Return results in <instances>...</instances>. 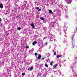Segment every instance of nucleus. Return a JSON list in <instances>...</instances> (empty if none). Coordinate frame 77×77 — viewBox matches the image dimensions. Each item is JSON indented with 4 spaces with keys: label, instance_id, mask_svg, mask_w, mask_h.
Instances as JSON below:
<instances>
[{
    "label": "nucleus",
    "instance_id": "9d476101",
    "mask_svg": "<svg viewBox=\"0 0 77 77\" xmlns=\"http://www.w3.org/2000/svg\"><path fill=\"white\" fill-rule=\"evenodd\" d=\"M35 67L36 68H38V67H39V65L38 63H37L36 64Z\"/></svg>",
    "mask_w": 77,
    "mask_h": 77
},
{
    "label": "nucleus",
    "instance_id": "1a4fd4ad",
    "mask_svg": "<svg viewBox=\"0 0 77 77\" xmlns=\"http://www.w3.org/2000/svg\"><path fill=\"white\" fill-rule=\"evenodd\" d=\"M0 8H1V9L3 8V5H2V4H0Z\"/></svg>",
    "mask_w": 77,
    "mask_h": 77
},
{
    "label": "nucleus",
    "instance_id": "ea45409f",
    "mask_svg": "<svg viewBox=\"0 0 77 77\" xmlns=\"http://www.w3.org/2000/svg\"><path fill=\"white\" fill-rule=\"evenodd\" d=\"M42 65H43V64H42Z\"/></svg>",
    "mask_w": 77,
    "mask_h": 77
},
{
    "label": "nucleus",
    "instance_id": "cd10ccee",
    "mask_svg": "<svg viewBox=\"0 0 77 77\" xmlns=\"http://www.w3.org/2000/svg\"><path fill=\"white\" fill-rule=\"evenodd\" d=\"M38 11H41V9H39L38 10Z\"/></svg>",
    "mask_w": 77,
    "mask_h": 77
},
{
    "label": "nucleus",
    "instance_id": "f8f14e48",
    "mask_svg": "<svg viewBox=\"0 0 77 77\" xmlns=\"http://www.w3.org/2000/svg\"><path fill=\"white\" fill-rule=\"evenodd\" d=\"M32 69H33L32 67H30L29 69V71H31V70H32Z\"/></svg>",
    "mask_w": 77,
    "mask_h": 77
},
{
    "label": "nucleus",
    "instance_id": "5701e85b",
    "mask_svg": "<svg viewBox=\"0 0 77 77\" xmlns=\"http://www.w3.org/2000/svg\"><path fill=\"white\" fill-rule=\"evenodd\" d=\"M29 47L28 46H26V48H29Z\"/></svg>",
    "mask_w": 77,
    "mask_h": 77
},
{
    "label": "nucleus",
    "instance_id": "412c9836",
    "mask_svg": "<svg viewBox=\"0 0 77 77\" xmlns=\"http://www.w3.org/2000/svg\"><path fill=\"white\" fill-rule=\"evenodd\" d=\"M40 75H41V73H38L37 75L38 76H40Z\"/></svg>",
    "mask_w": 77,
    "mask_h": 77
},
{
    "label": "nucleus",
    "instance_id": "423d86ee",
    "mask_svg": "<svg viewBox=\"0 0 77 77\" xmlns=\"http://www.w3.org/2000/svg\"><path fill=\"white\" fill-rule=\"evenodd\" d=\"M57 64H55L54 66H53L54 69L56 68H57Z\"/></svg>",
    "mask_w": 77,
    "mask_h": 77
},
{
    "label": "nucleus",
    "instance_id": "72a5a7b5",
    "mask_svg": "<svg viewBox=\"0 0 77 77\" xmlns=\"http://www.w3.org/2000/svg\"><path fill=\"white\" fill-rule=\"evenodd\" d=\"M44 58H42V60H44Z\"/></svg>",
    "mask_w": 77,
    "mask_h": 77
},
{
    "label": "nucleus",
    "instance_id": "a211bd4d",
    "mask_svg": "<svg viewBox=\"0 0 77 77\" xmlns=\"http://www.w3.org/2000/svg\"><path fill=\"white\" fill-rule=\"evenodd\" d=\"M49 14H51V12H52V11H51V10H49Z\"/></svg>",
    "mask_w": 77,
    "mask_h": 77
},
{
    "label": "nucleus",
    "instance_id": "4c0bfd02",
    "mask_svg": "<svg viewBox=\"0 0 77 77\" xmlns=\"http://www.w3.org/2000/svg\"><path fill=\"white\" fill-rule=\"evenodd\" d=\"M44 39H45V38H44Z\"/></svg>",
    "mask_w": 77,
    "mask_h": 77
},
{
    "label": "nucleus",
    "instance_id": "c756f323",
    "mask_svg": "<svg viewBox=\"0 0 77 77\" xmlns=\"http://www.w3.org/2000/svg\"><path fill=\"white\" fill-rule=\"evenodd\" d=\"M39 7H36V9H37V10H38V9H39Z\"/></svg>",
    "mask_w": 77,
    "mask_h": 77
},
{
    "label": "nucleus",
    "instance_id": "b1692460",
    "mask_svg": "<svg viewBox=\"0 0 77 77\" xmlns=\"http://www.w3.org/2000/svg\"><path fill=\"white\" fill-rule=\"evenodd\" d=\"M22 75H25V73H23L22 74Z\"/></svg>",
    "mask_w": 77,
    "mask_h": 77
},
{
    "label": "nucleus",
    "instance_id": "6ab92c4d",
    "mask_svg": "<svg viewBox=\"0 0 77 77\" xmlns=\"http://www.w3.org/2000/svg\"><path fill=\"white\" fill-rule=\"evenodd\" d=\"M17 30H21V28H20V27H18L17 28Z\"/></svg>",
    "mask_w": 77,
    "mask_h": 77
},
{
    "label": "nucleus",
    "instance_id": "f257e3e1",
    "mask_svg": "<svg viewBox=\"0 0 77 77\" xmlns=\"http://www.w3.org/2000/svg\"><path fill=\"white\" fill-rule=\"evenodd\" d=\"M54 73L55 74H56V75L59 76V75H61V72H60V70H59L58 71L54 72Z\"/></svg>",
    "mask_w": 77,
    "mask_h": 77
},
{
    "label": "nucleus",
    "instance_id": "2f4dec72",
    "mask_svg": "<svg viewBox=\"0 0 77 77\" xmlns=\"http://www.w3.org/2000/svg\"><path fill=\"white\" fill-rule=\"evenodd\" d=\"M76 63H77V62H75L74 65H75V64H76Z\"/></svg>",
    "mask_w": 77,
    "mask_h": 77
},
{
    "label": "nucleus",
    "instance_id": "9b49d317",
    "mask_svg": "<svg viewBox=\"0 0 77 77\" xmlns=\"http://www.w3.org/2000/svg\"><path fill=\"white\" fill-rule=\"evenodd\" d=\"M37 42H34L32 43L33 45H35V44H36Z\"/></svg>",
    "mask_w": 77,
    "mask_h": 77
},
{
    "label": "nucleus",
    "instance_id": "7c9ffc66",
    "mask_svg": "<svg viewBox=\"0 0 77 77\" xmlns=\"http://www.w3.org/2000/svg\"><path fill=\"white\" fill-rule=\"evenodd\" d=\"M0 21H1V22L2 21V19L1 18H0Z\"/></svg>",
    "mask_w": 77,
    "mask_h": 77
},
{
    "label": "nucleus",
    "instance_id": "4be33fe9",
    "mask_svg": "<svg viewBox=\"0 0 77 77\" xmlns=\"http://www.w3.org/2000/svg\"><path fill=\"white\" fill-rule=\"evenodd\" d=\"M53 61H51V63H50V65H51V66H52V64H53Z\"/></svg>",
    "mask_w": 77,
    "mask_h": 77
},
{
    "label": "nucleus",
    "instance_id": "dca6fc26",
    "mask_svg": "<svg viewBox=\"0 0 77 77\" xmlns=\"http://www.w3.org/2000/svg\"><path fill=\"white\" fill-rule=\"evenodd\" d=\"M65 62V60H64L63 61L61 60V62L62 63H64V62Z\"/></svg>",
    "mask_w": 77,
    "mask_h": 77
},
{
    "label": "nucleus",
    "instance_id": "e433bc0d",
    "mask_svg": "<svg viewBox=\"0 0 77 77\" xmlns=\"http://www.w3.org/2000/svg\"><path fill=\"white\" fill-rule=\"evenodd\" d=\"M51 77H53V76H52Z\"/></svg>",
    "mask_w": 77,
    "mask_h": 77
},
{
    "label": "nucleus",
    "instance_id": "aec40b11",
    "mask_svg": "<svg viewBox=\"0 0 77 77\" xmlns=\"http://www.w3.org/2000/svg\"><path fill=\"white\" fill-rule=\"evenodd\" d=\"M45 66L46 67H48V65H47V64H45Z\"/></svg>",
    "mask_w": 77,
    "mask_h": 77
},
{
    "label": "nucleus",
    "instance_id": "7ed1b4c3",
    "mask_svg": "<svg viewBox=\"0 0 77 77\" xmlns=\"http://www.w3.org/2000/svg\"><path fill=\"white\" fill-rule=\"evenodd\" d=\"M50 40L51 41H55V36L54 35H52L50 37Z\"/></svg>",
    "mask_w": 77,
    "mask_h": 77
},
{
    "label": "nucleus",
    "instance_id": "393cba45",
    "mask_svg": "<svg viewBox=\"0 0 77 77\" xmlns=\"http://www.w3.org/2000/svg\"><path fill=\"white\" fill-rule=\"evenodd\" d=\"M65 17L66 19H68V16H66Z\"/></svg>",
    "mask_w": 77,
    "mask_h": 77
},
{
    "label": "nucleus",
    "instance_id": "20e7f679",
    "mask_svg": "<svg viewBox=\"0 0 77 77\" xmlns=\"http://www.w3.org/2000/svg\"><path fill=\"white\" fill-rule=\"evenodd\" d=\"M66 2L68 4H70L72 2V0H66Z\"/></svg>",
    "mask_w": 77,
    "mask_h": 77
},
{
    "label": "nucleus",
    "instance_id": "39448f33",
    "mask_svg": "<svg viewBox=\"0 0 77 77\" xmlns=\"http://www.w3.org/2000/svg\"><path fill=\"white\" fill-rule=\"evenodd\" d=\"M67 28V26L66 25H65L63 29L64 31H66L67 30V29H66Z\"/></svg>",
    "mask_w": 77,
    "mask_h": 77
},
{
    "label": "nucleus",
    "instance_id": "a878e982",
    "mask_svg": "<svg viewBox=\"0 0 77 77\" xmlns=\"http://www.w3.org/2000/svg\"><path fill=\"white\" fill-rule=\"evenodd\" d=\"M35 56H37V55H38V53H35Z\"/></svg>",
    "mask_w": 77,
    "mask_h": 77
},
{
    "label": "nucleus",
    "instance_id": "473e14b6",
    "mask_svg": "<svg viewBox=\"0 0 77 77\" xmlns=\"http://www.w3.org/2000/svg\"><path fill=\"white\" fill-rule=\"evenodd\" d=\"M43 77H46V76L45 75H43Z\"/></svg>",
    "mask_w": 77,
    "mask_h": 77
},
{
    "label": "nucleus",
    "instance_id": "f03ea898",
    "mask_svg": "<svg viewBox=\"0 0 77 77\" xmlns=\"http://www.w3.org/2000/svg\"><path fill=\"white\" fill-rule=\"evenodd\" d=\"M74 36H73L72 37V48H73L74 47V46H75V45L74 44V40L73 39H74Z\"/></svg>",
    "mask_w": 77,
    "mask_h": 77
},
{
    "label": "nucleus",
    "instance_id": "ddd939ff",
    "mask_svg": "<svg viewBox=\"0 0 77 77\" xmlns=\"http://www.w3.org/2000/svg\"><path fill=\"white\" fill-rule=\"evenodd\" d=\"M62 57V55H58L57 56V58H59V57Z\"/></svg>",
    "mask_w": 77,
    "mask_h": 77
},
{
    "label": "nucleus",
    "instance_id": "c85d7f7f",
    "mask_svg": "<svg viewBox=\"0 0 77 77\" xmlns=\"http://www.w3.org/2000/svg\"><path fill=\"white\" fill-rule=\"evenodd\" d=\"M47 45V43L46 42L45 44V45Z\"/></svg>",
    "mask_w": 77,
    "mask_h": 77
},
{
    "label": "nucleus",
    "instance_id": "58836bf2",
    "mask_svg": "<svg viewBox=\"0 0 77 77\" xmlns=\"http://www.w3.org/2000/svg\"><path fill=\"white\" fill-rule=\"evenodd\" d=\"M0 22H1V21H0Z\"/></svg>",
    "mask_w": 77,
    "mask_h": 77
},
{
    "label": "nucleus",
    "instance_id": "c9c22d12",
    "mask_svg": "<svg viewBox=\"0 0 77 77\" xmlns=\"http://www.w3.org/2000/svg\"><path fill=\"white\" fill-rule=\"evenodd\" d=\"M19 17H20V16H17V18H19Z\"/></svg>",
    "mask_w": 77,
    "mask_h": 77
},
{
    "label": "nucleus",
    "instance_id": "f704fd0d",
    "mask_svg": "<svg viewBox=\"0 0 77 77\" xmlns=\"http://www.w3.org/2000/svg\"><path fill=\"white\" fill-rule=\"evenodd\" d=\"M52 3H55V1H54V2H52Z\"/></svg>",
    "mask_w": 77,
    "mask_h": 77
},
{
    "label": "nucleus",
    "instance_id": "bb28decb",
    "mask_svg": "<svg viewBox=\"0 0 77 77\" xmlns=\"http://www.w3.org/2000/svg\"><path fill=\"white\" fill-rule=\"evenodd\" d=\"M54 55H56V52H54Z\"/></svg>",
    "mask_w": 77,
    "mask_h": 77
},
{
    "label": "nucleus",
    "instance_id": "4468645a",
    "mask_svg": "<svg viewBox=\"0 0 77 77\" xmlns=\"http://www.w3.org/2000/svg\"><path fill=\"white\" fill-rule=\"evenodd\" d=\"M40 19L41 20H42L43 21H44L45 20L43 17H41L40 18Z\"/></svg>",
    "mask_w": 77,
    "mask_h": 77
},
{
    "label": "nucleus",
    "instance_id": "0eeeda50",
    "mask_svg": "<svg viewBox=\"0 0 77 77\" xmlns=\"http://www.w3.org/2000/svg\"><path fill=\"white\" fill-rule=\"evenodd\" d=\"M31 26H32V28L33 29L35 28V25H34V24L33 23H32L31 24Z\"/></svg>",
    "mask_w": 77,
    "mask_h": 77
},
{
    "label": "nucleus",
    "instance_id": "2eb2a0df",
    "mask_svg": "<svg viewBox=\"0 0 77 77\" xmlns=\"http://www.w3.org/2000/svg\"><path fill=\"white\" fill-rule=\"evenodd\" d=\"M54 23H51V26H52V27H54Z\"/></svg>",
    "mask_w": 77,
    "mask_h": 77
},
{
    "label": "nucleus",
    "instance_id": "f3484780",
    "mask_svg": "<svg viewBox=\"0 0 77 77\" xmlns=\"http://www.w3.org/2000/svg\"><path fill=\"white\" fill-rule=\"evenodd\" d=\"M74 76H75V77H77V74L76 73H75L74 75Z\"/></svg>",
    "mask_w": 77,
    "mask_h": 77
},
{
    "label": "nucleus",
    "instance_id": "6e6552de",
    "mask_svg": "<svg viewBox=\"0 0 77 77\" xmlns=\"http://www.w3.org/2000/svg\"><path fill=\"white\" fill-rule=\"evenodd\" d=\"M42 56L41 55H39L38 56V59H41V57Z\"/></svg>",
    "mask_w": 77,
    "mask_h": 77
}]
</instances>
